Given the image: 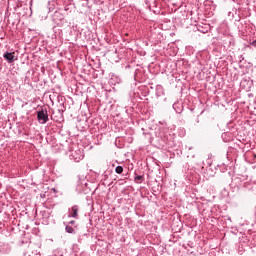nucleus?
<instances>
[{
    "instance_id": "8",
    "label": "nucleus",
    "mask_w": 256,
    "mask_h": 256,
    "mask_svg": "<svg viewBox=\"0 0 256 256\" xmlns=\"http://www.w3.org/2000/svg\"><path fill=\"white\" fill-rule=\"evenodd\" d=\"M70 224H71V225H74V224H75V220L70 221Z\"/></svg>"
},
{
    "instance_id": "2",
    "label": "nucleus",
    "mask_w": 256,
    "mask_h": 256,
    "mask_svg": "<svg viewBox=\"0 0 256 256\" xmlns=\"http://www.w3.org/2000/svg\"><path fill=\"white\" fill-rule=\"evenodd\" d=\"M4 59H6V61H9V63H13V61H15V52H6L4 54Z\"/></svg>"
},
{
    "instance_id": "7",
    "label": "nucleus",
    "mask_w": 256,
    "mask_h": 256,
    "mask_svg": "<svg viewBox=\"0 0 256 256\" xmlns=\"http://www.w3.org/2000/svg\"><path fill=\"white\" fill-rule=\"evenodd\" d=\"M251 45H253V47H256V39L251 43Z\"/></svg>"
},
{
    "instance_id": "4",
    "label": "nucleus",
    "mask_w": 256,
    "mask_h": 256,
    "mask_svg": "<svg viewBox=\"0 0 256 256\" xmlns=\"http://www.w3.org/2000/svg\"><path fill=\"white\" fill-rule=\"evenodd\" d=\"M115 172L118 173V175H121V173H123V166H117Z\"/></svg>"
},
{
    "instance_id": "6",
    "label": "nucleus",
    "mask_w": 256,
    "mask_h": 256,
    "mask_svg": "<svg viewBox=\"0 0 256 256\" xmlns=\"http://www.w3.org/2000/svg\"><path fill=\"white\" fill-rule=\"evenodd\" d=\"M141 179H143V176H136L135 177V181H141Z\"/></svg>"
},
{
    "instance_id": "3",
    "label": "nucleus",
    "mask_w": 256,
    "mask_h": 256,
    "mask_svg": "<svg viewBox=\"0 0 256 256\" xmlns=\"http://www.w3.org/2000/svg\"><path fill=\"white\" fill-rule=\"evenodd\" d=\"M72 217H74V219H77V217L79 216L78 213H79V208L77 206H73L72 207Z\"/></svg>"
},
{
    "instance_id": "1",
    "label": "nucleus",
    "mask_w": 256,
    "mask_h": 256,
    "mask_svg": "<svg viewBox=\"0 0 256 256\" xmlns=\"http://www.w3.org/2000/svg\"><path fill=\"white\" fill-rule=\"evenodd\" d=\"M37 119L42 125L49 121V114L46 109H42L37 112Z\"/></svg>"
},
{
    "instance_id": "5",
    "label": "nucleus",
    "mask_w": 256,
    "mask_h": 256,
    "mask_svg": "<svg viewBox=\"0 0 256 256\" xmlns=\"http://www.w3.org/2000/svg\"><path fill=\"white\" fill-rule=\"evenodd\" d=\"M66 232L67 233H75V229H73V227H71V226H66Z\"/></svg>"
}]
</instances>
